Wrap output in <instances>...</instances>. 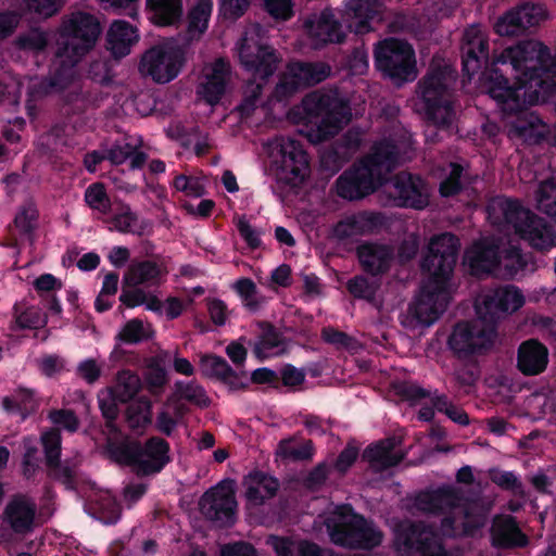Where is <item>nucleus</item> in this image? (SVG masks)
Instances as JSON below:
<instances>
[{"mask_svg":"<svg viewBox=\"0 0 556 556\" xmlns=\"http://www.w3.org/2000/svg\"><path fill=\"white\" fill-rule=\"evenodd\" d=\"M413 506L425 514L442 515L440 529L425 521H403L394 529L393 548L397 556H458L445 538L471 534L482 527L489 506L477 501L463 502L452 488L422 492Z\"/></svg>","mask_w":556,"mask_h":556,"instance_id":"1","label":"nucleus"},{"mask_svg":"<svg viewBox=\"0 0 556 556\" xmlns=\"http://www.w3.org/2000/svg\"><path fill=\"white\" fill-rule=\"evenodd\" d=\"M495 64L510 67L516 80L514 87L503 77L492 80L490 92L505 109L517 110L556 96L555 61L544 42L520 40L503 49Z\"/></svg>","mask_w":556,"mask_h":556,"instance_id":"2","label":"nucleus"},{"mask_svg":"<svg viewBox=\"0 0 556 556\" xmlns=\"http://www.w3.org/2000/svg\"><path fill=\"white\" fill-rule=\"evenodd\" d=\"M56 59L63 65V72L54 80L39 77L27 78L18 83L27 89V111L35 116L33 101H37L52 92L60 91L72 84V67L77 64L94 46L101 34V25L97 16L84 10H73L65 14L58 28Z\"/></svg>","mask_w":556,"mask_h":556,"instance_id":"3","label":"nucleus"},{"mask_svg":"<svg viewBox=\"0 0 556 556\" xmlns=\"http://www.w3.org/2000/svg\"><path fill=\"white\" fill-rule=\"evenodd\" d=\"M412 149V136L406 131L376 143L368 156L338 178V194L355 200L375 191L387 174L410 159Z\"/></svg>","mask_w":556,"mask_h":556,"instance_id":"4","label":"nucleus"},{"mask_svg":"<svg viewBox=\"0 0 556 556\" xmlns=\"http://www.w3.org/2000/svg\"><path fill=\"white\" fill-rule=\"evenodd\" d=\"M294 124L307 129L301 134L312 143H319L336 136L351 119L348 105L331 93L315 91L307 94L299 105L288 112Z\"/></svg>","mask_w":556,"mask_h":556,"instance_id":"5","label":"nucleus"},{"mask_svg":"<svg viewBox=\"0 0 556 556\" xmlns=\"http://www.w3.org/2000/svg\"><path fill=\"white\" fill-rule=\"evenodd\" d=\"M490 222L503 229H513L533 249L548 250L556 247V232L543 218L525 208L518 201L497 197L488 205Z\"/></svg>","mask_w":556,"mask_h":556,"instance_id":"6","label":"nucleus"},{"mask_svg":"<svg viewBox=\"0 0 556 556\" xmlns=\"http://www.w3.org/2000/svg\"><path fill=\"white\" fill-rule=\"evenodd\" d=\"M326 527L331 542L348 548H372L380 545L383 539L380 530L355 514L350 506L337 507L327 518Z\"/></svg>","mask_w":556,"mask_h":556,"instance_id":"7","label":"nucleus"},{"mask_svg":"<svg viewBox=\"0 0 556 556\" xmlns=\"http://www.w3.org/2000/svg\"><path fill=\"white\" fill-rule=\"evenodd\" d=\"M455 80L448 67L431 71L418 85L415 109L425 114L435 125L447 126L452 123L454 112L446 98L447 88Z\"/></svg>","mask_w":556,"mask_h":556,"instance_id":"8","label":"nucleus"},{"mask_svg":"<svg viewBox=\"0 0 556 556\" xmlns=\"http://www.w3.org/2000/svg\"><path fill=\"white\" fill-rule=\"evenodd\" d=\"M497 55H500V53L494 54L491 71L489 75L485 77V87L488 89V93L496 102L501 111L505 115H507V118L509 117V115H515L513 119H507L504 123V127L508 136L510 138L521 139L526 142H536L544 136L545 125L534 113L523 111V109L527 108L529 104H525L517 110L505 109L502 105V103H500V101H497V99H495L490 92L492 80L498 77L507 79L508 84L513 87L516 84L510 67L504 66L502 64H495V58Z\"/></svg>","mask_w":556,"mask_h":556,"instance_id":"9","label":"nucleus"},{"mask_svg":"<svg viewBox=\"0 0 556 556\" xmlns=\"http://www.w3.org/2000/svg\"><path fill=\"white\" fill-rule=\"evenodd\" d=\"M236 49L241 66L254 79L266 80L276 72L279 58L275 50L264 42L261 26L248 27Z\"/></svg>","mask_w":556,"mask_h":556,"instance_id":"10","label":"nucleus"},{"mask_svg":"<svg viewBox=\"0 0 556 556\" xmlns=\"http://www.w3.org/2000/svg\"><path fill=\"white\" fill-rule=\"evenodd\" d=\"M277 180L290 187L303 185L311 175L309 157L303 144L291 137H277L273 142Z\"/></svg>","mask_w":556,"mask_h":556,"instance_id":"11","label":"nucleus"},{"mask_svg":"<svg viewBox=\"0 0 556 556\" xmlns=\"http://www.w3.org/2000/svg\"><path fill=\"white\" fill-rule=\"evenodd\" d=\"M184 61V52L177 41L166 38L142 53L138 70L143 77L163 85L179 75Z\"/></svg>","mask_w":556,"mask_h":556,"instance_id":"12","label":"nucleus"},{"mask_svg":"<svg viewBox=\"0 0 556 556\" xmlns=\"http://www.w3.org/2000/svg\"><path fill=\"white\" fill-rule=\"evenodd\" d=\"M376 67L396 85L414 80L417 76L413 47L406 41L390 38L377 45Z\"/></svg>","mask_w":556,"mask_h":556,"instance_id":"13","label":"nucleus"},{"mask_svg":"<svg viewBox=\"0 0 556 556\" xmlns=\"http://www.w3.org/2000/svg\"><path fill=\"white\" fill-rule=\"evenodd\" d=\"M448 300L450 285L428 278L420 294L403 316V326L409 329L431 326L445 311Z\"/></svg>","mask_w":556,"mask_h":556,"instance_id":"14","label":"nucleus"},{"mask_svg":"<svg viewBox=\"0 0 556 556\" xmlns=\"http://www.w3.org/2000/svg\"><path fill=\"white\" fill-rule=\"evenodd\" d=\"M495 324L478 316L472 321L458 323L447 338V346L458 358H468L489 350L496 340Z\"/></svg>","mask_w":556,"mask_h":556,"instance_id":"15","label":"nucleus"},{"mask_svg":"<svg viewBox=\"0 0 556 556\" xmlns=\"http://www.w3.org/2000/svg\"><path fill=\"white\" fill-rule=\"evenodd\" d=\"M329 75L330 67L325 63L290 62L280 74L268 105L273 101H287L301 89L318 84Z\"/></svg>","mask_w":556,"mask_h":556,"instance_id":"16","label":"nucleus"},{"mask_svg":"<svg viewBox=\"0 0 556 556\" xmlns=\"http://www.w3.org/2000/svg\"><path fill=\"white\" fill-rule=\"evenodd\" d=\"M458 239L448 232L431 238L421 267L428 278L448 283L457 260Z\"/></svg>","mask_w":556,"mask_h":556,"instance_id":"17","label":"nucleus"},{"mask_svg":"<svg viewBox=\"0 0 556 556\" xmlns=\"http://www.w3.org/2000/svg\"><path fill=\"white\" fill-rule=\"evenodd\" d=\"M525 304L522 292L514 286L483 290L476 299L477 315L493 323L504 315L513 314Z\"/></svg>","mask_w":556,"mask_h":556,"instance_id":"18","label":"nucleus"},{"mask_svg":"<svg viewBox=\"0 0 556 556\" xmlns=\"http://www.w3.org/2000/svg\"><path fill=\"white\" fill-rule=\"evenodd\" d=\"M202 514L211 519L228 525L233 521L237 509L236 489L232 480H225L204 493L200 502Z\"/></svg>","mask_w":556,"mask_h":556,"instance_id":"19","label":"nucleus"},{"mask_svg":"<svg viewBox=\"0 0 556 556\" xmlns=\"http://www.w3.org/2000/svg\"><path fill=\"white\" fill-rule=\"evenodd\" d=\"M384 192L399 206L424 208L429 203V190L418 176L397 174L383 185Z\"/></svg>","mask_w":556,"mask_h":556,"instance_id":"20","label":"nucleus"},{"mask_svg":"<svg viewBox=\"0 0 556 556\" xmlns=\"http://www.w3.org/2000/svg\"><path fill=\"white\" fill-rule=\"evenodd\" d=\"M547 18V12L544 7L533 3H523L517 5L496 21L494 28L500 36H520L528 29L540 25Z\"/></svg>","mask_w":556,"mask_h":556,"instance_id":"21","label":"nucleus"},{"mask_svg":"<svg viewBox=\"0 0 556 556\" xmlns=\"http://www.w3.org/2000/svg\"><path fill=\"white\" fill-rule=\"evenodd\" d=\"M464 265L473 276L498 275L501 270L500 244H495L491 239H481L475 242L465 253Z\"/></svg>","mask_w":556,"mask_h":556,"instance_id":"22","label":"nucleus"},{"mask_svg":"<svg viewBox=\"0 0 556 556\" xmlns=\"http://www.w3.org/2000/svg\"><path fill=\"white\" fill-rule=\"evenodd\" d=\"M230 79V65L223 59L206 64L202 70L198 94L208 104H216Z\"/></svg>","mask_w":556,"mask_h":556,"instance_id":"23","label":"nucleus"},{"mask_svg":"<svg viewBox=\"0 0 556 556\" xmlns=\"http://www.w3.org/2000/svg\"><path fill=\"white\" fill-rule=\"evenodd\" d=\"M381 12L378 0H348L343 22L351 30L364 34L371 29V22L381 20Z\"/></svg>","mask_w":556,"mask_h":556,"instance_id":"24","label":"nucleus"},{"mask_svg":"<svg viewBox=\"0 0 556 556\" xmlns=\"http://www.w3.org/2000/svg\"><path fill=\"white\" fill-rule=\"evenodd\" d=\"M463 70L468 76H472L488 60L489 45L484 34L478 26H470L464 35Z\"/></svg>","mask_w":556,"mask_h":556,"instance_id":"25","label":"nucleus"},{"mask_svg":"<svg viewBox=\"0 0 556 556\" xmlns=\"http://www.w3.org/2000/svg\"><path fill=\"white\" fill-rule=\"evenodd\" d=\"M169 462L168 443L157 437L149 439L134 455V463L144 473L159 472Z\"/></svg>","mask_w":556,"mask_h":556,"instance_id":"26","label":"nucleus"},{"mask_svg":"<svg viewBox=\"0 0 556 556\" xmlns=\"http://www.w3.org/2000/svg\"><path fill=\"white\" fill-rule=\"evenodd\" d=\"M244 497L250 506H261L273 498L279 482L273 476L262 471H253L243 478Z\"/></svg>","mask_w":556,"mask_h":556,"instance_id":"27","label":"nucleus"},{"mask_svg":"<svg viewBox=\"0 0 556 556\" xmlns=\"http://www.w3.org/2000/svg\"><path fill=\"white\" fill-rule=\"evenodd\" d=\"M305 26L315 48L328 42H340L343 38L340 25L330 10L311 17Z\"/></svg>","mask_w":556,"mask_h":556,"instance_id":"28","label":"nucleus"},{"mask_svg":"<svg viewBox=\"0 0 556 556\" xmlns=\"http://www.w3.org/2000/svg\"><path fill=\"white\" fill-rule=\"evenodd\" d=\"M139 41L138 28L124 20L112 22L106 33V46L114 58H124Z\"/></svg>","mask_w":556,"mask_h":556,"instance_id":"29","label":"nucleus"},{"mask_svg":"<svg viewBox=\"0 0 556 556\" xmlns=\"http://www.w3.org/2000/svg\"><path fill=\"white\" fill-rule=\"evenodd\" d=\"M35 513L33 502L24 496H15L7 504L1 518L13 531L23 533L33 528Z\"/></svg>","mask_w":556,"mask_h":556,"instance_id":"30","label":"nucleus"},{"mask_svg":"<svg viewBox=\"0 0 556 556\" xmlns=\"http://www.w3.org/2000/svg\"><path fill=\"white\" fill-rule=\"evenodd\" d=\"M401 445L399 438H388L376 444L369 445L364 452V458L375 470H383L397 465L405 454L397 450Z\"/></svg>","mask_w":556,"mask_h":556,"instance_id":"31","label":"nucleus"},{"mask_svg":"<svg viewBox=\"0 0 556 556\" xmlns=\"http://www.w3.org/2000/svg\"><path fill=\"white\" fill-rule=\"evenodd\" d=\"M41 442L51 475L70 488L74 477V470L59 462L61 454V434L59 430L51 429L42 432Z\"/></svg>","mask_w":556,"mask_h":556,"instance_id":"32","label":"nucleus"},{"mask_svg":"<svg viewBox=\"0 0 556 556\" xmlns=\"http://www.w3.org/2000/svg\"><path fill=\"white\" fill-rule=\"evenodd\" d=\"M168 270L163 262L142 261L132 263L123 277L125 285L129 287L137 286H156L166 277Z\"/></svg>","mask_w":556,"mask_h":556,"instance_id":"33","label":"nucleus"},{"mask_svg":"<svg viewBox=\"0 0 556 556\" xmlns=\"http://www.w3.org/2000/svg\"><path fill=\"white\" fill-rule=\"evenodd\" d=\"M548 363L547 349L536 340H527L518 349L517 367L527 376H535L546 369Z\"/></svg>","mask_w":556,"mask_h":556,"instance_id":"34","label":"nucleus"},{"mask_svg":"<svg viewBox=\"0 0 556 556\" xmlns=\"http://www.w3.org/2000/svg\"><path fill=\"white\" fill-rule=\"evenodd\" d=\"M357 255L363 268L367 273L379 275L389 269L393 258V251L387 244L364 243L358 247Z\"/></svg>","mask_w":556,"mask_h":556,"instance_id":"35","label":"nucleus"},{"mask_svg":"<svg viewBox=\"0 0 556 556\" xmlns=\"http://www.w3.org/2000/svg\"><path fill=\"white\" fill-rule=\"evenodd\" d=\"M492 543L500 547H521L527 545L528 539L509 517H497L491 528Z\"/></svg>","mask_w":556,"mask_h":556,"instance_id":"36","label":"nucleus"},{"mask_svg":"<svg viewBox=\"0 0 556 556\" xmlns=\"http://www.w3.org/2000/svg\"><path fill=\"white\" fill-rule=\"evenodd\" d=\"M150 21L159 26L176 24L182 15L181 0H146Z\"/></svg>","mask_w":556,"mask_h":556,"instance_id":"37","label":"nucleus"},{"mask_svg":"<svg viewBox=\"0 0 556 556\" xmlns=\"http://www.w3.org/2000/svg\"><path fill=\"white\" fill-rule=\"evenodd\" d=\"M377 217L369 213H358L342 218L333 228V235L339 239L365 235L374 230Z\"/></svg>","mask_w":556,"mask_h":556,"instance_id":"38","label":"nucleus"},{"mask_svg":"<svg viewBox=\"0 0 556 556\" xmlns=\"http://www.w3.org/2000/svg\"><path fill=\"white\" fill-rule=\"evenodd\" d=\"M121 403L132 400L141 389V380L130 370H121L116 375L115 384L109 388Z\"/></svg>","mask_w":556,"mask_h":556,"instance_id":"39","label":"nucleus"},{"mask_svg":"<svg viewBox=\"0 0 556 556\" xmlns=\"http://www.w3.org/2000/svg\"><path fill=\"white\" fill-rule=\"evenodd\" d=\"M2 406L8 413H17L25 418V416L37 409L38 402L33 391L17 389L12 395L2 400Z\"/></svg>","mask_w":556,"mask_h":556,"instance_id":"40","label":"nucleus"},{"mask_svg":"<svg viewBox=\"0 0 556 556\" xmlns=\"http://www.w3.org/2000/svg\"><path fill=\"white\" fill-rule=\"evenodd\" d=\"M536 208L556 220V176L540 182L535 191Z\"/></svg>","mask_w":556,"mask_h":556,"instance_id":"41","label":"nucleus"},{"mask_svg":"<svg viewBox=\"0 0 556 556\" xmlns=\"http://www.w3.org/2000/svg\"><path fill=\"white\" fill-rule=\"evenodd\" d=\"M212 8L211 0H200L191 9L188 23L190 38L200 37L207 29Z\"/></svg>","mask_w":556,"mask_h":556,"instance_id":"42","label":"nucleus"},{"mask_svg":"<svg viewBox=\"0 0 556 556\" xmlns=\"http://www.w3.org/2000/svg\"><path fill=\"white\" fill-rule=\"evenodd\" d=\"M154 330L151 324L141 319H130L127 321L117 334V339L128 344H136L151 339Z\"/></svg>","mask_w":556,"mask_h":556,"instance_id":"43","label":"nucleus"},{"mask_svg":"<svg viewBox=\"0 0 556 556\" xmlns=\"http://www.w3.org/2000/svg\"><path fill=\"white\" fill-rule=\"evenodd\" d=\"M111 223L112 227L110 229L136 235L144 233L146 230L150 227L149 223L140 220L127 205L122 207L121 213L114 215Z\"/></svg>","mask_w":556,"mask_h":556,"instance_id":"44","label":"nucleus"},{"mask_svg":"<svg viewBox=\"0 0 556 556\" xmlns=\"http://www.w3.org/2000/svg\"><path fill=\"white\" fill-rule=\"evenodd\" d=\"M288 350L287 341L276 331L266 332L254 346V353L260 358L279 356Z\"/></svg>","mask_w":556,"mask_h":556,"instance_id":"45","label":"nucleus"},{"mask_svg":"<svg viewBox=\"0 0 556 556\" xmlns=\"http://www.w3.org/2000/svg\"><path fill=\"white\" fill-rule=\"evenodd\" d=\"M500 271L498 275L505 277H511L516 275L518 271L522 270L527 262L523 255L520 253V250L510 245L509 249L505 248L504 243H500Z\"/></svg>","mask_w":556,"mask_h":556,"instance_id":"46","label":"nucleus"},{"mask_svg":"<svg viewBox=\"0 0 556 556\" xmlns=\"http://www.w3.org/2000/svg\"><path fill=\"white\" fill-rule=\"evenodd\" d=\"M49 42L48 34L40 28H31L16 37L15 47L25 52L38 53L43 51Z\"/></svg>","mask_w":556,"mask_h":556,"instance_id":"47","label":"nucleus"},{"mask_svg":"<svg viewBox=\"0 0 556 556\" xmlns=\"http://www.w3.org/2000/svg\"><path fill=\"white\" fill-rule=\"evenodd\" d=\"M126 419L130 428H143L151 422V402L147 397L132 401L126 410Z\"/></svg>","mask_w":556,"mask_h":556,"instance_id":"48","label":"nucleus"},{"mask_svg":"<svg viewBox=\"0 0 556 556\" xmlns=\"http://www.w3.org/2000/svg\"><path fill=\"white\" fill-rule=\"evenodd\" d=\"M200 369L208 377H216L220 380H228L233 377V371L227 362L216 355H201Z\"/></svg>","mask_w":556,"mask_h":556,"instance_id":"49","label":"nucleus"},{"mask_svg":"<svg viewBox=\"0 0 556 556\" xmlns=\"http://www.w3.org/2000/svg\"><path fill=\"white\" fill-rule=\"evenodd\" d=\"M46 315L37 306L15 307L14 327L20 329H36L45 326Z\"/></svg>","mask_w":556,"mask_h":556,"instance_id":"50","label":"nucleus"},{"mask_svg":"<svg viewBox=\"0 0 556 556\" xmlns=\"http://www.w3.org/2000/svg\"><path fill=\"white\" fill-rule=\"evenodd\" d=\"M91 502L94 504L104 523L110 525L118 520L121 508L109 491H101Z\"/></svg>","mask_w":556,"mask_h":556,"instance_id":"51","label":"nucleus"},{"mask_svg":"<svg viewBox=\"0 0 556 556\" xmlns=\"http://www.w3.org/2000/svg\"><path fill=\"white\" fill-rule=\"evenodd\" d=\"M276 454L283 459H309L313 456V445L311 442L295 445L291 440H282L277 446Z\"/></svg>","mask_w":556,"mask_h":556,"instance_id":"52","label":"nucleus"},{"mask_svg":"<svg viewBox=\"0 0 556 556\" xmlns=\"http://www.w3.org/2000/svg\"><path fill=\"white\" fill-rule=\"evenodd\" d=\"M176 395L179 399L187 400L200 407H206L210 400L201 386L195 382L179 381L175 384Z\"/></svg>","mask_w":556,"mask_h":556,"instance_id":"53","label":"nucleus"},{"mask_svg":"<svg viewBox=\"0 0 556 556\" xmlns=\"http://www.w3.org/2000/svg\"><path fill=\"white\" fill-rule=\"evenodd\" d=\"M233 288L250 309L254 311L263 304L264 299L258 295L256 285L250 278L237 280Z\"/></svg>","mask_w":556,"mask_h":556,"instance_id":"54","label":"nucleus"},{"mask_svg":"<svg viewBox=\"0 0 556 556\" xmlns=\"http://www.w3.org/2000/svg\"><path fill=\"white\" fill-rule=\"evenodd\" d=\"M85 201L92 208L102 214H108L111 210V201L102 184L90 185L85 192Z\"/></svg>","mask_w":556,"mask_h":556,"instance_id":"55","label":"nucleus"},{"mask_svg":"<svg viewBox=\"0 0 556 556\" xmlns=\"http://www.w3.org/2000/svg\"><path fill=\"white\" fill-rule=\"evenodd\" d=\"M263 86L261 83L249 81L244 88L243 99L238 110L242 116H250L261 104Z\"/></svg>","mask_w":556,"mask_h":556,"instance_id":"56","label":"nucleus"},{"mask_svg":"<svg viewBox=\"0 0 556 556\" xmlns=\"http://www.w3.org/2000/svg\"><path fill=\"white\" fill-rule=\"evenodd\" d=\"M23 4L27 12L47 18L58 13L63 2L62 0H23Z\"/></svg>","mask_w":556,"mask_h":556,"instance_id":"57","label":"nucleus"},{"mask_svg":"<svg viewBox=\"0 0 556 556\" xmlns=\"http://www.w3.org/2000/svg\"><path fill=\"white\" fill-rule=\"evenodd\" d=\"M98 400L102 415L108 421V426L113 427V421L116 419L119 413L118 404L121 402L109 388L100 391Z\"/></svg>","mask_w":556,"mask_h":556,"instance_id":"58","label":"nucleus"},{"mask_svg":"<svg viewBox=\"0 0 556 556\" xmlns=\"http://www.w3.org/2000/svg\"><path fill=\"white\" fill-rule=\"evenodd\" d=\"M173 186L188 197L199 198L204 194V185L197 177L178 175L175 177Z\"/></svg>","mask_w":556,"mask_h":556,"instance_id":"59","label":"nucleus"},{"mask_svg":"<svg viewBox=\"0 0 556 556\" xmlns=\"http://www.w3.org/2000/svg\"><path fill=\"white\" fill-rule=\"evenodd\" d=\"M48 418L54 426L70 432H75L79 427V420L71 409H53L49 413Z\"/></svg>","mask_w":556,"mask_h":556,"instance_id":"60","label":"nucleus"},{"mask_svg":"<svg viewBox=\"0 0 556 556\" xmlns=\"http://www.w3.org/2000/svg\"><path fill=\"white\" fill-rule=\"evenodd\" d=\"M264 7L275 20L287 21L293 15L292 0H265Z\"/></svg>","mask_w":556,"mask_h":556,"instance_id":"61","label":"nucleus"},{"mask_svg":"<svg viewBox=\"0 0 556 556\" xmlns=\"http://www.w3.org/2000/svg\"><path fill=\"white\" fill-rule=\"evenodd\" d=\"M348 289L356 298L370 300L376 293L377 285L359 276L348 282Z\"/></svg>","mask_w":556,"mask_h":556,"instance_id":"62","label":"nucleus"},{"mask_svg":"<svg viewBox=\"0 0 556 556\" xmlns=\"http://www.w3.org/2000/svg\"><path fill=\"white\" fill-rule=\"evenodd\" d=\"M37 210L34 204L28 203L22 207L15 217V226L23 232H29L37 219Z\"/></svg>","mask_w":556,"mask_h":556,"instance_id":"63","label":"nucleus"},{"mask_svg":"<svg viewBox=\"0 0 556 556\" xmlns=\"http://www.w3.org/2000/svg\"><path fill=\"white\" fill-rule=\"evenodd\" d=\"M102 365L93 358H87L77 366V375L88 383H94L101 376Z\"/></svg>","mask_w":556,"mask_h":556,"instance_id":"64","label":"nucleus"}]
</instances>
